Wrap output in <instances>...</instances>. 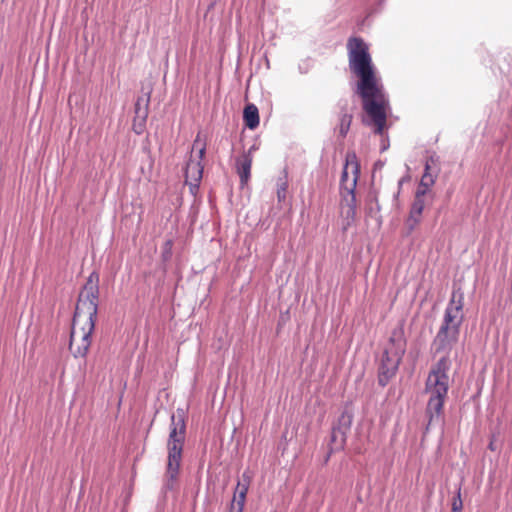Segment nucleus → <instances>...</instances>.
<instances>
[{
	"instance_id": "nucleus-1",
	"label": "nucleus",
	"mask_w": 512,
	"mask_h": 512,
	"mask_svg": "<svg viewBox=\"0 0 512 512\" xmlns=\"http://www.w3.org/2000/svg\"><path fill=\"white\" fill-rule=\"evenodd\" d=\"M348 64L357 78V93L362 99L363 109L371 118L375 133L382 134L386 126L389 101L377 75L369 52V46L361 37H350L346 44Z\"/></svg>"
},
{
	"instance_id": "nucleus-13",
	"label": "nucleus",
	"mask_w": 512,
	"mask_h": 512,
	"mask_svg": "<svg viewBox=\"0 0 512 512\" xmlns=\"http://www.w3.org/2000/svg\"><path fill=\"white\" fill-rule=\"evenodd\" d=\"M430 166L426 163L425 173L423 174L418 189H426V191L434 184V178L429 173Z\"/></svg>"
},
{
	"instance_id": "nucleus-6",
	"label": "nucleus",
	"mask_w": 512,
	"mask_h": 512,
	"mask_svg": "<svg viewBox=\"0 0 512 512\" xmlns=\"http://www.w3.org/2000/svg\"><path fill=\"white\" fill-rule=\"evenodd\" d=\"M186 435V424L183 416V412L178 410L177 414H173L171 417V427L169 438L167 442L168 449V463H167V474L174 480L176 479L181 459L183 446Z\"/></svg>"
},
{
	"instance_id": "nucleus-17",
	"label": "nucleus",
	"mask_w": 512,
	"mask_h": 512,
	"mask_svg": "<svg viewBox=\"0 0 512 512\" xmlns=\"http://www.w3.org/2000/svg\"><path fill=\"white\" fill-rule=\"evenodd\" d=\"M140 102H141V99H138L135 104V118H141L142 120H146V118L148 116L147 106H148L149 99H147L145 107L143 109L141 108Z\"/></svg>"
},
{
	"instance_id": "nucleus-12",
	"label": "nucleus",
	"mask_w": 512,
	"mask_h": 512,
	"mask_svg": "<svg viewBox=\"0 0 512 512\" xmlns=\"http://www.w3.org/2000/svg\"><path fill=\"white\" fill-rule=\"evenodd\" d=\"M351 122L352 115L348 113H343L339 123V134L341 137H345L347 135L350 129Z\"/></svg>"
},
{
	"instance_id": "nucleus-2",
	"label": "nucleus",
	"mask_w": 512,
	"mask_h": 512,
	"mask_svg": "<svg viewBox=\"0 0 512 512\" xmlns=\"http://www.w3.org/2000/svg\"><path fill=\"white\" fill-rule=\"evenodd\" d=\"M99 275L91 273L79 293L70 333L69 350L75 358L88 354L98 311Z\"/></svg>"
},
{
	"instance_id": "nucleus-24",
	"label": "nucleus",
	"mask_w": 512,
	"mask_h": 512,
	"mask_svg": "<svg viewBox=\"0 0 512 512\" xmlns=\"http://www.w3.org/2000/svg\"><path fill=\"white\" fill-rule=\"evenodd\" d=\"M489 448H490L491 450H494V445H493V443H490V444H489Z\"/></svg>"
},
{
	"instance_id": "nucleus-11",
	"label": "nucleus",
	"mask_w": 512,
	"mask_h": 512,
	"mask_svg": "<svg viewBox=\"0 0 512 512\" xmlns=\"http://www.w3.org/2000/svg\"><path fill=\"white\" fill-rule=\"evenodd\" d=\"M243 120L245 125L253 130L259 125V111L254 104H247L243 112Z\"/></svg>"
},
{
	"instance_id": "nucleus-3",
	"label": "nucleus",
	"mask_w": 512,
	"mask_h": 512,
	"mask_svg": "<svg viewBox=\"0 0 512 512\" xmlns=\"http://www.w3.org/2000/svg\"><path fill=\"white\" fill-rule=\"evenodd\" d=\"M464 292L460 286H454L450 301L445 309L443 322L433 340L436 353H449L458 342L460 327L464 320Z\"/></svg>"
},
{
	"instance_id": "nucleus-16",
	"label": "nucleus",
	"mask_w": 512,
	"mask_h": 512,
	"mask_svg": "<svg viewBox=\"0 0 512 512\" xmlns=\"http://www.w3.org/2000/svg\"><path fill=\"white\" fill-rule=\"evenodd\" d=\"M288 183L286 178H280L277 182V198L279 202H283L286 199Z\"/></svg>"
},
{
	"instance_id": "nucleus-19",
	"label": "nucleus",
	"mask_w": 512,
	"mask_h": 512,
	"mask_svg": "<svg viewBox=\"0 0 512 512\" xmlns=\"http://www.w3.org/2000/svg\"><path fill=\"white\" fill-rule=\"evenodd\" d=\"M145 121L146 120H142L141 118H134L133 130L135 131V133H137V134L143 133L144 127H145Z\"/></svg>"
},
{
	"instance_id": "nucleus-8",
	"label": "nucleus",
	"mask_w": 512,
	"mask_h": 512,
	"mask_svg": "<svg viewBox=\"0 0 512 512\" xmlns=\"http://www.w3.org/2000/svg\"><path fill=\"white\" fill-rule=\"evenodd\" d=\"M206 137L197 133L191 150L190 159L185 168V183L189 185L190 191L194 194L200 184L203 175L202 160L206 153Z\"/></svg>"
},
{
	"instance_id": "nucleus-23",
	"label": "nucleus",
	"mask_w": 512,
	"mask_h": 512,
	"mask_svg": "<svg viewBox=\"0 0 512 512\" xmlns=\"http://www.w3.org/2000/svg\"><path fill=\"white\" fill-rule=\"evenodd\" d=\"M371 200L375 201L376 205H378V200H377V197L375 195L371 196ZM379 209H380V207L377 206V210H379Z\"/></svg>"
},
{
	"instance_id": "nucleus-18",
	"label": "nucleus",
	"mask_w": 512,
	"mask_h": 512,
	"mask_svg": "<svg viewBox=\"0 0 512 512\" xmlns=\"http://www.w3.org/2000/svg\"><path fill=\"white\" fill-rule=\"evenodd\" d=\"M463 508V502L461 499V489L459 488L457 491V495L453 498L452 501V512H461Z\"/></svg>"
},
{
	"instance_id": "nucleus-7",
	"label": "nucleus",
	"mask_w": 512,
	"mask_h": 512,
	"mask_svg": "<svg viewBox=\"0 0 512 512\" xmlns=\"http://www.w3.org/2000/svg\"><path fill=\"white\" fill-rule=\"evenodd\" d=\"M406 351V339L404 336V329L398 326L391 331L388 343L384 349L381 359V374L387 377H392L402 360Z\"/></svg>"
},
{
	"instance_id": "nucleus-22",
	"label": "nucleus",
	"mask_w": 512,
	"mask_h": 512,
	"mask_svg": "<svg viewBox=\"0 0 512 512\" xmlns=\"http://www.w3.org/2000/svg\"><path fill=\"white\" fill-rule=\"evenodd\" d=\"M383 378H385L386 380L389 379L390 377H387L385 375H382L381 374V371L379 372V381L380 383H382V385H385V382H383Z\"/></svg>"
},
{
	"instance_id": "nucleus-20",
	"label": "nucleus",
	"mask_w": 512,
	"mask_h": 512,
	"mask_svg": "<svg viewBox=\"0 0 512 512\" xmlns=\"http://www.w3.org/2000/svg\"><path fill=\"white\" fill-rule=\"evenodd\" d=\"M248 489H249V486L247 483L238 482L236 489H235V493H241V494L247 495Z\"/></svg>"
},
{
	"instance_id": "nucleus-4",
	"label": "nucleus",
	"mask_w": 512,
	"mask_h": 512,
	"mask_svg": "<svg viewBox=\"0 0 512 512\" xmlns=\"http://www.w3.org/2000/svg\"><path fill=\"white\" fill-rule=\"evenodd\" d=\"M450 360L448 356L441 357L432 366L425 384V392L429 395L426 406V414L429 418L426 431L434 421H438L442 415L445 399L449 389Z\"/></svg>"
},
{
	"instance_id": "nucleus-10",
	"label": "nucleus",
	"mask_w": 512,
	"mask_h": 512,
	"mask_svg": "<svg viewBox=\"0 0 512 512\" xmlns=\"http://www.w3.org/2000/svg\"><path fill=\"white\" fill-rule=\"evenodd\" d=\"M256 150V147L253 145L249 148L248 151L243 152L236 159V172L240 178L241 186H245L248 184L251 176V167L253 163V152Z\"/></svg>"
},
{
	"instance_id": "nucleus-21",
	"label": "nucleus",
	"mask_w": 512,
	"mask_h": 512,
	"mask_svg": "<svg viewBox=\"0 0 512 512\" xmlns=\"http://www.w3.org/2000/svg\"><path fill=\"white\" fill-rule=\"evenodd\" d=\"M251 480H252V476H251L250 472H248V471L243 472L241 482L247 483L248 486H250Z\"/></svg>"
},
{
	"instance_id": "nucleus-14",
	"label": "nucleus",
	"mask_w": 512,
	"mask_h": 512,
	"mask_svg": "<svg viewBox=\"0 0 512 512\" xmlns=\"http://www.w3.org/2000/svg\"><path fill=\"white\" fill-rule=\"evenodd\" d=\"M337 437H338V431H336L334 429L332 431V434H331V443H332V445L330 446L329 454H332V453H334L337 450H341L344 447V443H345L344 435H342L341 441L338 444L336 443ZM329 456L330 455H328V457Z\"/></svg>"
},
{
	"instance_id": "nucleus-5",
	"label": "nucleus",
	"mask_w": 512,
	"mask_h": 512,
	"mask_svg": "<svg viewBox=\"0 0 512 512\" xmlns=\"http://www.w3.org/2000/svg\"><path fill=\"white\" fill-rule=\"evenodd\" d=\"M360 175V164L355 152H347L345 165L342 171L341 186V213L347 218L354 220L356 216V195L355 188Z\"/></svg>"
},
{
	"instance_id": "nucleus-15",
	"label": "nucleus",
	"mask_w": 512,
	"mask_h": 512,
	"mask_svg": "<svg viewBox=\"0 0 512 512\" xmlns=\"http://www.w3.org/2000/svg\"><path fill=\"white\" fill-rule=\"evenodd\" d=\"M245 501L246 494L235 493L232 500L231 509L233 510L236 508V512H243Z\"/></svg>"
},
{
	"instance_id": "nucleus-9",
	"label": "nucleus",
	"mask_w": 512,
	"mask_h": 512,
	"mask_svg": "<svg viewBox=\"0 0 512 512\" xmlns=\"http://www.w3.org/2000/svg\"><path fill=\"white\" fill-rule=\"evenodd\" d=\"M426 189H417L414 201L411 205L409 216L405 222L408 232L411 233L421 222L422 213L425 207L424 196Z\"/></svg>"
}]
</instances>
